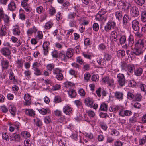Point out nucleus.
Masks as SVG:
<instances>
[{"mask_svg":"<svg viewBox=\"0 0 146 146\" xmlns=\"http://www.w3.org/2000/svg\"><path fill=\"white\" fill-rule=\"evenodd\" d=\"M132 25L134 31H139V22L137 20H135L132 21Z\"/></svg>","mask_w":146,"mask_h":146,"instance_id":"obj_12","label":"nucleus"},{"mask_svg":"<svg viewBox=\"0 0 146 146\" xmlns=\"http://www.w3.org/2000/svg\"><path fill=\"white\" fill-rule=\"evenodd\" d=\"M91 77V75L90 73L87 72L85 73L84 76V78L85 80L88 82L90 79Z\"/></svg>","mask_w":146,"mask_h":146,"instance_id":"obj_47","label":"nucleus"},{"mask_svg":"<svg viewBox=\"0 0 146 146\" xmlns=\"http://www.w3.org/2000/svg\"><path fill=\"white\" fill-rule=\"evenodd\" d=\"M49 45L50 43L48 41L45 42L43 44L42 47L44 50V54L45 55H46L48 52Z\"/></svg>","mask_w":146,"mask_h":146,"instance_id":"obj_11","label":"nucleus"},{"mask_svg":"<svg viewBox=\"0 0 146 146\" xmlns=\"http://www.w3.org/2000/svg\"><path fill=\"white\" fill-rule=\"evenodd\" d=\"M117 55L119 58L123 57L125 55V52L124 50H119L117 52Z\"/></svg>","mask_w":146,"mask_h":146,"instance_id":"obj_32","label":"nucleus"},{"mask_svg":"<svg viewBox=\"0 0 146 146\" xmlns=\"http://www.w3.org/2000/svg\"><path fill=\"white\" fill-rule=\"evenodd\" d=\"M116 23L114 21L108 22L105 26L104 29L105 31L109 32L111 29H114L116 27Z\"/></svg>","mask_w":146,"mask_h":146,"instance_id":"obj_2","label":"nucleus"},{"mask_svg":"<svg viewBox=\"0 0 146 146\" xmlns=\"http://www.w3.org/2000/svg\"><path fill=\"white\" fill-rule=\"evenodd\" d=\"M49 13L51 15L53 16L56 13L55 9L53 7H52L49 9Z\"/></svg>","mask_w":146,"mask_h":146,"instance_id":"obj_64","label":"nucleus"},{"mask_svg":"<svg viewBox=\"0 0 146 146\" xmlns=\"http://www.w3.org/2000/svg\"><path fill=\"white\" fill-rule=\"evenodd\" d=\"M21 135L23 137L26 138L29 137L31 136L29 132L26 131L21 132Z\"/></svg>","mask_w":146,"mask_h":146,"instance_id":"obj_37","label":"nucleus"},{"mask_svg":"<svg viewBox=\"0 0 146 146\" xmlns=\"http://www.w3.org/2000/svg\"><path fill=\"white\" fill-rule=\"evenodd\" d=\"M1 65L3 68L7 69L9 66V62L3 59L1 61Z\"/></svg>","mask_w":146,"mask_h":146,"instance_id":"obj_20","label":"nucleus"},{"mask_svg":"<svg viewBox=\"0 0 146 146\" xmlns=\"http://www.w3.org/2000/svg\"><path fill=\"white\" fill-rule=\"evenodd\" d=\"M118 80H123L125 79L124 74L121 73H119L117 75Z\"/></svg>","mask_w":146,"mask_h":146,"instance_id":"obj_62","label":"nucleus"},{"mask_svg":"<svg viewBox=\"0 0 146 146\" xmlns=\"http://www.w3.org/2000/svg\"><path fill=\"white\" fill-rule=\"evenodd\" d=\"M117 33L115 31H113L111 33V39L113 42H115L117 40Z\"/></svg>","mask_w":146,"mask_h":146,"instance_id":"obj_14","label":"nucleus"},{"mask_svg":"<svg viewBox=\"0 0 146 146\" xmlns=\"http://www.w3.org/2000/svg\"><path fill=\"white\" fill-rule=\"evenodd\" d=\"M13 33L15 35H19L20 34V31L18 28H15L13 29Z\"/></svg>","mask_w":146,"mask_h":146,"instance_id":"obj_55","label":"nucleus"},{"mask_svg":"<svg viewBox=\"0 0 146 146\" xmlns=\"http://www.w3.org/2000/svg\"><path fill=\"white\" fill-rule=\"evenodd\" d=\"M128 46L130 47H132L134 44V39L133 36H130L128 38Z\"/></svg>","mask_w":146,"mask_h":146,"instance_id":"obj_31","label":"nucleus"},{"mask_svg":"<svg viewBox=\"0 0 146 146\" xmlns=\"http://www.w3.org/2000/svg\"><path fill=\"white\" fill-rule=\"evenodd\" d=\"M99 77L98 74H94L92 77V80L93 81H97L99 80Z\"/></svg>","mask_w":146,"mask_h":146,"instance_id":"obj_56","label":"nucleus"},{"mask_svg":"<svg viewBox=\"0 0 146 146\" xmlns=\"http://www.w3.org/2000/svg\"><path fill=\"white\" fill-rule=\"evenodd\" d=\"M7 29L6 26L3 25L1 28L0 29V35L1 36H4L6 34Z\"/></svg>","mask_w":146,"mask_h":146,"instance_id":"obj_21","label":"nucleus"},{"mask_svg":"<svg viewBox=\"0 0 146 146\" xmlns=\"http://www.w3.org/2000/svg\"><path fill=\"white\" fill-rule=\"evenodd\" d=\"M73 51V50L72 48H69L67 49L65 53L68 58L72 56Z\"/></svg>","mask_w":146,"mask_h":146,"instance_id":"obj_28","label":"nucleus"},{"mask_svg":"<svg viewBox=\"0 0 146 146\" xmlns=\"http://www.w3.org/2000/svg\"><path fill=\"white\" fill-rule=\"evenodd\" d=\"M85 135L86 137L90 139H91L93 138V135L91 133L85 132Z\"/></svg>","mask_w":146,"mask_h":146,"instance_id":"obj_61","label":"nucleus"},{"mask_svg":"<svg viewBox=\"0 0 146 146\" xmlns=\"http://www.w3.org/2000/svg\"><path fill=\"white\" fill-rule=\"evenodd\" d=\"M9 17L7 15L5 14L4 15L3 17L2 18V19L4 20V21L5 23H8L9 21Z\"/></svg>","mask_w":146,"mask_h":146,"instance_id":"obj_59","label":"nucleus"},{"mask_svg":"<svg viewBox=\"0 0 146 146\" xmlns=\"http://www.w3.org/2000/svg\"><path fill=\"white\" fill-rule=\"evenodd\" d=\"M53 25V23L52 22L49 21L45 24L44 28L47 29H49Z\"/></svg>","mask_w":146,"mask_h":146,"instance_id":"obj_38","label":"nucleus"},{"mask_svg":"<svg viewBox=\"0 0 146 146\" xmlns=\"http://www.w3.org/2000/svg\"><path fill=\"white\" fill-rule=\"evenodd\" d=\"M9 79L12 81V82L15 84H18V81L17 79L15 78V76L9 77Z\"/></svg>","mask_w":146,"mask_h":146,"instance_id":"obj_54","label":"nucleus"},{"mask_svg":"<svg viewBox=\"0 0 146 146\" xmlns=\"http://www.w3.org/2000/svg\"><path fill=\"white\" fill-rule=\"evenodd\" d=\"M111 108L112 111L115 112H116L118 110H119V112L122 109V107L121 106L118 105L113 106L111 107Z\"/></svg>","mask_w":146,"mask_h":146,"instance_id":"obj_27","label":"nucleus"},{"mask_svg":"<svg viewBox=\"0 0 146 146\" xmlns=\"http://www.w3.org/2000/svg\"><path fill=\"white\" fill-rule=\"evenodd\" d=\"M141 23H146V11H144L142 12L141 14Z\"/></svg>","mask_w":146,"mask_h":146,"instance_id":"obj_29","label":"nucleus"},{"mask_svg":"<svg viewBox=\"0 0 146 146\" xmlns=\"http://www.w3.org/2000/svg\"><path fill=\"white\" fill-rule=\"evenodd\" d=\"M58 57L62 61L64 62H66L68 59L65 52L63 50L60 52L58 54Z\"/></svg>","mask_w":146,"mask_h":146,"instance_id":"obj_10","label":"nucleus"},{"mask_svg":"<svg viewBox=\"0 0 146 146\" xmlns=\"http://www.w3.org/2000/svg\"><path fill=\"white\" fill-rule=\"evenodd\" d=\"M127 81L128 83V85L129 87H134L136 85V82L134 80L131 81L130 80H128Z\"/></svg>","mask_w":146,"mask_h":146,"instance_id":"obj_41","label":"nucleus"},{"mask_svg":"<svg viewBox=\"0 0 146 146\" xmlns=\"http://www.w3.org/2000/svg\"><path fill=\"white\" fill-rule=\"evenodd\" d=\"M44 121L46 124L50 123L52 122L51 119L49 116H46L44 117Z\"/></svg>","mask_w":146,"mask_h":146,"instance_id":"obj_43","label":"nucleus"},{"mask_svg":"<svg viewBox=\"0 0 146 146\" xmlns=\"http://www.w3.org/2000/svg\"><path fill=\"white\" fill-rule=\"evenodd\" d=\"M2 137L3 139L8 141L9 140L8 134L5 132H3L2 133Z\"/></svg>","mask_w":146,"mask_h":146,"instance_id":"obj_48","label":"nucleus"},{"mask_svg":"<svg viewBox=\"0 0 146 146\" xmlns=\"http://www.w3.org/2000/svg\"><path fill=\"white\" fill-rule=\"evenodd\" d=\"M135 69L134 66L133 65L128 64L126 70L130 73H132Z\"/></svg>","mask_w":146,"mask_h":146,"instance_id":"obj_34","label":"nucleus"},{"mask_svg":"<svg viewBox=\"0 0 146 146\" xmlns=\"http://www.w3.org/2000/svg\"><path fill=\"white\" fill-rule=\"evenodd\" d=\"M51 55L53 57L57 58L58 57V51L56 50H54L52 52Z\"/></svg>","mask_w":146,"mask_h":146,"instance_id":"obj_60","label":"nucleus"},{"mask_svg":"<svg viewBox=\"0 0 146 146\" xmlns=\"http://www.w3.org/2000/svg\"><path fill=\"white\" fill-rule=\"evenodd\" d=\"M102 81L104 83H107L108 85L111 87L115 86L114 80L113 78L109 79L108 77L107 76L103 78Z\"/></svg>","mask_w":146,"mask_h":146,"instance_id":"obj_4","label":"nucleus"},{"mask_svg":"<svg viewBox=\"0 0 146 146\" xmlns=\"http://www.w3.org/2000/svg\"><path fill=\"white\" fill-rule=\"evenodd\" d=\"M123 92L120 91H116L114 94L115 98L119 101L122 100L123 99Z\"/></svg>","mask_w":146,"mask_h":146,"instance_id":"obj_7","label":"nucleus"},{"mask_svg":"<svg viewBox=\"0 0 146 146\" xmlns=\"http://www.w3.org/2000/svg\"><path fill=\"white\" fill-rule=\"evenodd\" d=\"M126 41V37L125 35L122 36L119 40V42L120 44L122 45L124 44Z\"/></svg>","mask_w":146,"mask_h":146,"instance_id":"obj_40","label":"nucleus"},{"mask_svg":"<svg viewBox=\"0 0 146 146\" xmlns=\"http://www.w3.org/2000/svg\"><path fill=\"white\" fill-rule=\"evenodd\" d=\"M55 65L53 64H50L46 66L47 70L50 71H51L54 68Z\"/></svg>","mask_w":146,"mask_h":146,"instance_id":"obj_49","label":"nucleus"},{"mask_svg":"<svg viewBox=\"0 0 146 146\" xmlns=\"http://www.w3.org/2000/svg\"><path fill=\"white\" fill-rule=\"evenodd\" d=\"M135 2L139 5L141 6L144 4L145 0H134Z\"/></svg>","mask_w":146,"mask_h":146,"instance_id":"obj_63","label":"nucleus"},{"mask_svg":"<svg viewBox=\"0 0 146 146\" xmlns=\"http://www.w3.org/2000/svg\"><path fill=\"white\" fill-rule=\"evenodd\" d=\"M130 13L133 17H137L139 14V11L137 7L136 6L131 7L130 10Z\"/></svg>","mask_w":146,"mask_h":146,"instance_id":"obj_5","label":"nucleus"},{"mask_svg":"<svg viewBox=\"0 0 146 146\" xmlns=\"http://www.w3.org/2000/svg\"><path fill=\"white\" fill-rule=\"evenodd\" d=\"M37 31V29L35 26H33L32 28H30L27 31V33L28 36L31 35L33 33H36Z\"/></svg>","mask_w":146,"mask_h":146,"instance_id":"obj_19","label":"nucleus"},{"mask_svg":"<svg viewBox=\"0 0 146 146\" xmlns=\"http://www.w3.org/2000/svg\"><path fill=\"white\" fill-rule=\"evenodd\" d=\"M108 106L105 103L101 104L100 110L102 111H106L107 110Z\"/></svg>","mask_w":146,"mask_h":146,"instance_id":"obj_44","label":"nucleus"},{"mask_svg":"<svg viewBox=\"0 0 146 146\" xmlns=\"http://www.w3.org/2000/svg\"><path fill=\"white\" fill-rule=\"evenodd\" d=\"M25 13L24 10L21 8L19 10V16L20 18L22 20H24L25 19Z\"/></svg>","mask_w":146,"mask_h":146,"instance_id":"obj_26","label":"nucleus"},{"mask_svg":"<svg viewBox=\"0 0 146 146\" xmlns=\"http://www.w3.org/2000/svg\"><path fill=\"white\" fill-rule=\"evenodd\" d=\"M76 62L81 65L84 62V60L80 56H78L76 58Z\"/></svg>","mask_w":146,"mask_h":146,"instance_id":"obj_58","label":"nucleus"},{"mask_svg":"<svg viewBox=\"0 0 146 146\" xmlns=\"http://www.w3.org/2000/svg\"><path fill=\"white\" fill-rule=\"evenodd\" d=\"M104 18V16L99 13L96 15L95 17L96 19L99 21H103Z\"/></svg>","mask_w":146,"mask_h":146,"instance_id":"obj_35","label":"nucleus"},{"mask_svg":"<svg viewBox=\"0 0 146 146\" xmlns=\"http://www.w3.org/2000/svg\"><path fill=\"white\" fill-rule=\"evenodd\" d=\"M34 121L36 125L40 127L42 125V122L38 118H36L34 119Z\"/></svg>","mask_w":146,"mask_h":146,"instance_id":"obj_42","label":"nucleus"},{"mask_svg":"<svg viewBox=\"0 0 146 146\" xmlns=\"http://www.w3.org/2000/svg\"><path fill=\"white\" fill-rule=\"evenodd\" d=\"M128 66V65L127 64V63L124 61L121 62V66L122 70H126Z\"/></svg>","mask_w":146,"mask_h":146,"instance_id":"obj_39","label":"nucleus"},{"mask_svg":"<svg viewBox=\"0 0 146 146\" xmlns=\"http://www.w3.org/2000/svg\"><path fill=\"white\" fill-rule=\"evenodd\" d=\"M34 74L36 76H40L42 75V72L38 68L33 69Z\"/></svg>","mask_w":146,"mask_h":146,"instance_id":"obj_50","label":"nucleus"},{"mask_svg":"<svg viewBox=\"0 0 146 146\" xmlns=\"http://www.w3.org/2000/svg\"><path fill=\"white\" fill-rule=\"evenodd\" d=\"M115 15L116 18L119 20L122 19L123 13L120 10H119L115 12Z\"/></svg>","mask_w":146,"mask_h":146,"instance_id":"obj_24","label":"nucleus"},{"mask_svg":"<svg viewBox=\"0 0 146 146\" xmlns=\"http://www.w3.org/2000/svg\"><path fill=\"white\" fill-rule=\"evenodd\" d=\"M111 58V55L107 53H104V60L107 61L110 60Z\"/></svg>","mask_w":146,"mask_h":146,"instance_id":"obj_33","label":"nucleus"},{"mask_svg":"<svg viewBox=\"0 0 146 146\" xmlns=\"http://www.w3.org/2000/svg\"><path fill=\"white\" fill-rule=\"evenodd\" d=\"M1 53L4 56H7L8 58L10 60L11 56L10 55L11 52L7 48H3L1 50Z\"/></svg>","mask_w":146,"mask_h":146,"instance_id":"obj_9","label":"nucleus"},{"mask_svg":"<svg viewBox=\"0 0 146 146\" xmlns=\"http://www.w3.org/2000/svg\"><path fill=\"white\" fill-rule=\"evenodd\" d=\"M8 9L11 11H15L16 8V5L15 2L13 1L11 2L8 5Z\"/></svg>","mask_w":146,"mask_h":146,"instance_id":"obj_16","label":"nucleus"},{"mask_svg":"<svg viewBox=\"0 0 146 146\" xmlns=\"http://www.w3.org/2000/svg\"><path fill=\"white\" fill-rule=\"evenodd\" d=\"M12 140L16 142L20 141L21 139L19 135L16 133H14L12 136Z\"/></svg>","mask_w":146,"mask_h":146,"instance_id":"obj_22","label":"nucleus"},{"mask_svg":"<svg viewBox=\"0 0 146 146\" xmlns=\"http://www.w3.org/2000/svg\"><path fill=\"white\" fill-rule=\"evenodd\" d=\"M82 65H83V69L84 71L88 70L90 69V66L89 64L84 62Z\"/></svg>","mask_w":146,"mask_h":146,"instance_id":"obj_46","label":"nucleus"},{"mask_svg":"<svg viewBox=\"0 0 146 146\" xmlns=\"http://www.w3.org/2000/svg\"><path fill=\"white\" fill-rule=\"evenodd\" d=\"M31 97L29 94H25L24 96V99L25 102H24L25 106H29L31 103Z\"/></svg>","mask_w":146,"mask_h":146,"instance_id":"obj_8","label":"nucleus"},{"mask_svg":"<svg viewBox=\"0 0 146 146\" xmlns=\"http://www.w3.org/2000/svg\"><path fill=\"white\" fill-rule=\"evenodd\" d=\"M68 93L69 95L71 98L75 97L77 94L75 90L73 89L70 90Z\"/></svg>","mask_w":146,"mask_h":146,"instance_id":"obj_30","label":"nucleus"},{"mask_svg":"<svg viewBox=\"0 0 146 146\" xmlns=\"http://www.w3.org/2000/svg\"><path fill=\"white\" fill-rule=\"evenodd\" d=\"M142 70L141 68H139L137 69L135 71V75L137 76H140L142 74Z\"/></svg>","mask_w":146,"mask_h":146,"instance_id":"obj_51","label":"nucleus"},{"mask_svg":"<svg viewBox=\"0 0 146 146\" xmlns=\"http://www.w3.org/2000/svg\"><path fill=\"white\" fill-rule=\"evenodd\" d=\"M117 82L120 86L122 87L125 86L126 83L125 79L118 80Z\"/></svg>","mask_w":146,"mask_h":146,"instance_id":"obj_45","label":"nucleus"},{"mask_svg":"<svg viewBox=\"0 0 146 146\" xmlns=\"http://www.w3.org/2000/svg\"><path fill=\"white\" fill-rule=\"evenodd\" d=\"M39 112L40 113L43 115H45L47 113H50V110L47 108L45 109L44 108H42L40 109L39 110Z\"/></svg>","mask_w":146,"mask_h":146,"instance_id":"obj_23","label":"nucleus"},{"mask_svg":"<svg viewBox=\"0 0 146 146\" xmlns=\"http://www.w3.org/2000/svg\"><path fill=\"white\" fill-rule=\"evenodd\" d=\"M63 112L66 114L70 115L72 112V108L68 105L64 106L63 108Z\"/></svg>","mask_w":146,"mask_h":146,"instance_id":"obj_6","label":"nucleus"},{"mask_svg":"<svg viewBox=\"0 0 146 146\" xmlns=\"http://www.w3.org/2000/svg\"><path fill=\"white\" fill-rule=\"evenodd\" d=\"M142 96L139 94H137L135 95L134 101H139L141 99Z\"/></svg>","mask_w":146,"mask_h":146,"instance_id":"obj_53","label":"nucleus"},{"mask_svg":"<svg viewBox=\"0 0 146 146\" xmlns=\"http://www.w3.org/2000/svg\"><path fill=\"white\" fill-rule=\"evenodd\" d=\"M9 109L11 113L13 116H15L16 113V107L12 105L9 106Z\"/></svg>","mask_w":146,"mask_h":146,"instance_id":"obj_18","label":"nucleus"},{"mask_svg":"<svg viewBox=\"0 0 146 146\" xmlns=\"http://www.w3.org/2000/svg\"><path fill=\"white\" fill-rule=\"evenodd\" d=\"M129 18L128 15L127 14H125L123 18V23L124 24H126L128 21V19Z\"/></svg>","mask_w":146,"mask_h":146,"instance_id":"obj_57","label":"nucleus"},{"mask_svg":"<svg viewBox=\"0 0 146 146\" xmlns=\"http://www.w3.org/2000/svg\"><path fill=\"white\" fill-rule=\"evenodd\" d=\"M62 71V70L61 69L59 68H57L53 69V73L54 74L56 75L61 73Z\"/></svg>","mask_w":146,"mask_h":146,"instance_id":"obj_36","label":"nucleus"},{"mask_svg":"<svg viewBox=\"0 0 146 146\" xmlns=\"http://www.w3.org/2000/svg\"><path fill=\"white\" fill-rule=\"evenodd\" d=\"M145 49L143 40H139L136 44L132 53L136 55H139L142 54Z\"/></svg>","mask_w":146,"mask_h":146,"instance_id":"obj_1","label":"nucleus"},{"mask_svg":"<svg viewBox=\"0 0 146 146\" xmlns=\"http://www.w3.org/2000/svg\"><path fill=\"white\" fill-rule=\"evenodd\" d=\"M40 64L37 62H35L32 65V69H33L38 68L40 66Z\"/></svg>","mask_w":146,"mask_h":146,"instance_id":"obj_52","label":"nucleus"},{"mask_svg":"<svg viewBox=\"0 0 146 146\" xmlns=\"http://www.w3.org/2000/svg\"><path fill=\"white\" fill-rule=\"evenodd\" d=\"M68 121V120L65 118V116H61L58 119L57 121L63 124H65L67 123Z\"/></svg>","mask_w":146,"mask_h":146,"instance_id":"obj_25","label":"nucleus"},{"mask_svg":"<svg viewBox=\"0 0 146 146\" xmlns=\"http://www.w3.org/2000/svg\"><path fill=\"white\" fill-rule=\"evenodd\" d=\"M133 114L132 111L130 110H125L123 109L119 112V115L122 117L130 116Z\"/></svg>","mask_w":146,"mask_h":146,"instance_id":"obj_3","label":"nucleus"},{"mask_svg":"<svg viewBox=\"0 0 146 146\" xmlns=\"http://www.w3.org/2000/svg\"><path fill=\"white\" fill-rule=\"evenodd\" d=\"M24 110L25 114L27 115L33 117H34L35 113L33 109H26Z\"/></svg>","mask_w":146,"mask_h":146,"instance_id":"obj_13","label":"nucleus"},{"mask_svg":"<svg viewBox=\"0 0 146 146\" xmlns=\"http://www.w3.org/2000/svg\"><path fill=\"white\" fill-rule=\"evenodd\" d=\"M127 5V3L123 0L120 1L118 4V8L120 9H124Z\"/></svg>","mask_w":146,"mask_h":146,"instance_id":"obj_15","label":"nucleus"},{"mask_svg":"<svg viewBox=\"0 0 146 146\" xmlns=\"http://www.w3.org/2000/svg\"><path fill=\"white\" fill-rule=\"evenodd\" d=\"M85 103L88 107L92 108L93 103V100L89 98H86L85 100Z\"/></svg>","mask_w":146,"mask_h":146,"instance_id":"obj_17","label":"nucleus"}]
</instances>
